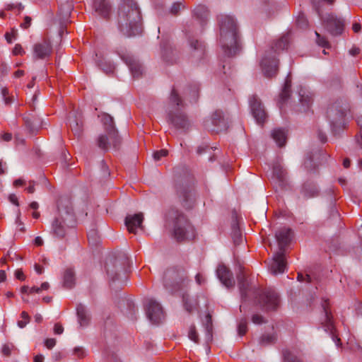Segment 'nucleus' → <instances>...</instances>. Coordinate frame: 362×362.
Returning a JSON list of instances; mask_svg holds the SVG:
<instances>
[{
	"mask_svg": "<svg viewBox=\"0 0 362 362\" xmlns=\"http://www.w3.org/2000/svg\"><path fill=\"white\" fill-rule=\"evenodd\" d=\"M117 25L119 31L127 37L141 33V10L135 0H121L117 11Z\"/></svg>",
	"mask_w": 362,
	"mask_h": 362,
	"instance_id": "f257e3e1",
	"label": "nucleus"
},
{
	"mask_svg": "<svg viewBox=\"0 0 362 362\" xmlns=\"http://www.w3.org/2000/svg\"><path fill=\"white\" fill-rule=\"evenodd\" d=\"M220 42L225 54L230 57L239 50L238 30L235 19L230 16H223L219 19Z\"/></svg>",
	"mask_w": 362,
	"mask_h": 362,
	"instance_id": "f03ea898",
	"label": "nucleus"
},
{
	"mask_svg": "<svg viewBox=\"0 0 362 362\" xmlns=\"http://www.w3.org/2000/svg\"><path fill=\"white\" fill-rule=\"evenodd\" d=\"M130 262L124 253L117 257H110L106 261V273L110 279V285L112 288H119L127 281V269Z\"/></svg>",
	"mask_w": 362,
	"mask_h": 362,
	"instance_id": "7ed1b4c3",
	"label": "nucleus"
},
{
	"mask_svg": "<svg viewBox=\"0 0 362 362\" xmlns=\"http://www.w3.org/2000/svg\"><path fill=\"white\" fill-rule=\"evenodd\" d=\"M167 219L172 228L173 236L177 241L192 240L195 237L193 226L181 211L175 209H170Z\"/></svg>",
	"mask_w": 362,
	"mask_h": 362,
	"instance_id": "20e7f679",
	"label": "nucleus"
},
{
	"mask_svg": "<svg viewBox=\"0 0 362 362\" xmlns=\"http://www.w3.org/2000/svg\"><path fill=\"white\" fill-rule=\"evenodd\" d=\"M288 38L284 35L277 41L274 42L269 50L267 51L262 57L260 65L265 76L272 77L278 71V61L276 56L281 51L287 48Z\"/></svg>",
	"mask_w": 362,
	"mask_h": 362,
	"instance_id": "39448f33",
	"label": "nucleus"
},
{
	"mask_svg": "<svg viewBox=\"0 0 362 362\" xmlns=\"http://www.w3.org/2000/svg\"><path fill=\"white\" fill-rule=\"evenodd\" d=\"M347 110L346 101L341 99L337 100L328 107L327 117L334 134L344 126V118Z\"/></svg>",
	"mask_w": 362,
	"mask_h": 362,
	"instance_id": "423d86ee",
	"label": "nucleus"
},
{
	"mask_svg": "<svg viewBox=\"0 0 362 362\" xmlns=\"http://www.w3.org/2000/svg\"><path fill=\"white\" fill-rule=\"evenodd\" d=\"M185 279V271L182 269L170 268L167 269L163 276L164 286L168 288L177 289L180 288Z\"/></svg>",
	"mask_w": 362,
	"mask_h": 362,
	"instance_id": "0eeeda50",
	"label": "nucleus"
},
{
	"mask_svg": "<svg viewBox=\"0 0 362 362\" xmlns=\"http://www.w3.org/2000/svg\"><path fill=\"white\" fill-rule=\"evenodd\" d=\"M259 305L266 310H275L280 303L279 294L272 288L261 292L257 299Z\"/></svg>",
	"mask_w": 362,
	"mask_h": 362,
	"instance_id": "6e6552de",
	"label": "nucleus"
},
{
	"mask_svg": "<svg viewBox=\"0 0 362 362\" xmlns=\"http://www.w3.org/2000/svg\"><path fill=\"white\" fill-rule=\"evenodd\" d=\"M145 310L147 317L153 324H159L165 319L162 306L152 298L146 300Z\"/></svg>",
	"mask_w": 362,
	"mask_h": 362,
	"instance_id": "1a4fd4ad",
	"label": "nucleus"
},
{
	"mask_svg": "<svg viewBox=\"0 0 362 362\" xmlns=\"http://www.w3.org/2000/svg\"><path fill=\"white\" fill-rule=\"evenodd\" d=\"M54 218H59L63 223H74V215L69 200L65 199L59 202L57 215Z\"/></svg>",
	"mask_w": 362,
	"mask_h": 362,
	"instance_id": "9d476101",
	"label": "nucleus"
},
{
	"mask_svg": "<svg viewBox=\"0 0 362 362\" xmlns=\"http://www.w3.org/2000/svg\"><path fill=\"white\" fill-rule=\"evenodd\" d=\"M33 51L35 59H44L49 57L52 52L51 42L47 39H42L33 45Z\"/></svg>",
	"mask_w": 362,
	"mask_h": 362,
	"instance_id": "9b49d317",
	"label": "nucleus"
},
{
	"mask_svg": "<svg viewBox=\"0 0 362 362\" xmlns=\"http://www.w3.org/2000/svg\"><path fill=\"white\" fill-rule=\"evenodd\" d=\"M252 114L258 124L264 123L267 119V113L260 100L253 95L250 99Z\"/></svg>",
	"mask_w": 362,
	"mask_h": 362,
	"instance_id": "f8f14e48",
	"label": "nucleus"
},
{
	"mask_svg": "<svg viewBox=\"0 0 362 362\" xmlns=\"http://www.w3.org/2000/svg\"><path fill=\"white\" fill-rule=\"evenodd\" d=\"M325 28L332 35H341L344 28V21L342 18H337L334 15H329L325 20Z\"/></svg>",
	"mask_w": 362,
	"mask_h": 362,
	"instance_id": "ddd939ff",
	"label": "nucleus"
},
{
	"mask_svg": "<svg viewBox=\"0 0 362 362\" xmlns=\"http://www.w3.org/2000/svg\"><path fill=\"white\" fill-rule=\"evenodd\" d=\"M286 269L284 251H278L274 254L269 265V271L274 275L283 274Z\"/></svg>",
	"mask_w": 362,
	"mask_h": 362,
	"instance_id": "4468645a",
	"label": "nucleus"
},
{
	"mask_svg": "<svg viewBox=\"0 0 362 362\" xmlns=\"http://www.w3.org/2000/svg\"><path fill=\"white\" fill-rule=\"evenodd\" d=\"M298 97L300 105L297 107V111L306 112L313 103V93L305 87H299Z\"/></svg>",
	"mask_w": 362,
	"mask_h": 362,
	"instance_id": "2eb2a0df",
	"label": "nucleus"
},
{
	"mask_svg": "<svg viewBox=\"0 0 362 362\" xmlns=\"http://www.w3.org/2000/svg\"><path fill=\"white\" fill-rule=\"evenodd\" d=\"M168 121L177 129H187L189 127V122L187 116L178 110L169 112Z\"/></svg>",
	"mask_w": 362,
	"mask_h": 362,
	"instance_id": "dca6fc26",
	"label": "nucleus"
},
{
	"mask_svg": "<svg viewBox=\"0 0 362 362\" xmlns=\"http://www.w3.org/2000/svg\"><path fill=\"white\" fill-rule=\"evenodd\" d=\"M101 121L105 126V132L109 134L112 139L114 146L116 147L117 144L121 142V139L115 128L112 117L107 114H103L101 116Z\"/></svg>",
	"mask_w": 362,
	"mask_h": 362,
	"instance_id": "f3484780",
	"label": "nucleus"
},
{
	"mask_svg": "<svg viewBox=\"0 0 362 362\" xmlns=\"http://www.w3.org/2000/svg\"><path fill=\"white\" fill-rule=\"evenodd\" d=\"M121 58L128 65L134 78H139L143 74L144 67L134 56L121 55Z\"/></svg>",
	"mask_w": 362,
	"mask_h": 362,
	"instance_id": "a211bd4d",
	"label": "nucleus"
},
{
	"mask_svg": "<svg viewBox=\"0 0 362 362\" xmlns=\"http://www.w3.org/2000/svg\"><path fill=\"white\" fill-rule=\"evenodd\" d=\"M276 239L279 245V251H285V247L288 245L293 237V233L290 228H282L276 232Z\"/></svg>",
	"mask_w": 362,
	"mask_h": 362,
	"instance_id": "6ab92c4d",
	"label": "nucleus"
},
{
	"mask_svg": "<svg viewBox=\"0 0 362 362\" xmlns=\"http://www.w3.org/2000/svg\"><path fill=\"white\" fill-rule=\"evenodd\" d=\"M23 119L26 129L30 134L37 132L42 126L40 117L34 113H25Z\"/></svg>",
	"mask_w": 362,
	"mask_h": 362,
	"instance_id": "aec40b11",
	"label": "nucleus"
},
{
	"mask_svg": "<svg viewBox=\"0 0 362 362\" xmlns=\"http://www.w3.org/2000/svg\"><path fill=\"white\" fill-rule=\"evenodd\" d=\"M216 274L221 283L227 288L235 286V280L233 274L224 265H219L216 269Z\"/></svg>",
	"mask_w": 362,
	"mask_h": 362,
	"instance_id": "412c9836",
	"label": "nucleus"
},
{
	"mask_svg": "<svg viewBox=\"0 0 362 362\" xmlns=\"http://www.w3.org/2000/svg\"><path fill=\"white\" fill-rule=\"evenodd\" d=\"M143 221L144 215L142 213L128 215L125 218V225L129 233H136V230L137 228L143 229Z\"/></svg>",
	"mask_w": 362,
	"mask_h": 362,
	"instance_id": "4be33fe9",
	"label": "nucleus"
},
{
	"mask_svg": "<svg viewBox=\"0 0 362 362\" xmlns=\"http://www.w3.org/2000/svg\"><path fill=\"white\" fill-rule=\"evenodd\" d=\"M272 180L280 188H284L287 185L286 172L279 164H276L273 168Z\"/></svg>",
	"mask_w": 362,
	"mask_h": 362,
	"instance_id": "5701e85b",
	"label": "nucleus"
},
{
	"mask_svg": "<svg viewBox=\"0 0 362 362\" xmlns=\"http://www.w3.org/2000/svg\"><path fill=\"white\" fill-rule=\"evenodd\" d=\"M74 223H66L59 218H54L52 223V232L59 238L65 237L67 229Z\"/></svg>",
	"mask_w": 362,
	"mask_h": 362,
	"instance_id": "b1692460",
	"label": "nucleus"
},
{
	"mask_svg": "<svg viewBox=\"0 0 362 362\" xmlns=\"http://www.w3.org/2000/svg\"><path fill=\"white\" fill-rule=\"evenodd\" d=\"M237 279L238 286L240 291L242 298L247 297V291L249 288V282L247 281V274L245 268L242 266L239 267V270L237 274Z\"/></svg>",
	"mask_w": 362,
	"mask_h": 362,
	"instance_id": "393cba45",
	"label": "nucleus"
},
{
	"mask_svg": "<svg viewBox=\"0 0 362 362\" xmlns=\"http://www.w3.org/2000/svg\"><path fill=\"white\" fill-rule=\"evenodd\" d=\"M177 194L179 197L180 201L184 206H189L188 202H191L193 199V189L192 187L183 185L177 187Z\"/></svg>",
	"mask_w": 362,
	"mask_h": 362,
	"instance_id": "a878e982",
	"label": "nucleus"
},
{
	"mask_svg": "<svg viewBox=\"0 0 362 362\" xmlns=\"http://www.w3.org/2000/svg\"><path fill=\"white\" fill-rule=\"evenodd\" d=\"M93 8L95 11L103 18L109 17L112 9L107 0H94Z\"/></svg>",
	"mask_w": 362,
	"mask_h": 362,
	"instance_id": "bb28decb",
	"label": "nucleus"
},
{
	"mask_svg": "<svg viewBox=\"0 0 362 362\" xmlns=\"http://www.w3.org/2000/svg\"><path fill=\"white\" fill-rule=\"evenodd\" d=\"M322 310H323V315H324V319L322 320V324L324 325V327H325L326 331L330 332L332 334H333L334 330V325L332 322V316L331 314V312L328 308V304L327 303V300H325L322 305Z\"/></svg>",
	"mask_w": 362,
	"mask_h": 362,
	"instance_id": "cd10ccee",
	"label": "nucleus"
},
{
	"mask_svg": "<svg viewBox=\"0 0 362 362\" xmlns=\"http://www.w3.org/2000/svg\"><path fill=\"white\" fill-rule=\"evenodd\" d=\"M211 122L216 127V129H213L214 131L219 132L227 128V124L223 116V112L220 110H216L212 115Z\"/></svg>",
	"mask_w": 362,
	"mask_h": 362,
	"instance_id": "c85d7f7f",
	"label": "nucleus"
},
{
	"mask_svg": "<svg viewBox=\"0 0 362 362\" xmlns=\"http://www.w3.org/2000/svg\"><path fill=\"white\" fill-rule=\"evenodd\" d=\"M120 142L117 144L116 147L114 146L112 139L110 136L109 134L105 132V134H100L97 139V145L103 151H107L111 146L114 148H117Z\"/></svg>",
	"mask_w": 362,
	"mask_h": 362,
	"instance_id": "c756f323",
	"label": "nucleus"
},
{
	"mask_svg": "<svg viewBox=\"0 0 362 362\" xmlns=\"http://www.w3.org/2000/svg\"><path fill=\"white\" fill-rule=\"evenodd\" d=\"M189 47L193 57L201 59L204 55V47L202 43L197 40H191Z\"/></svg>",
	"mask_w": 362,
	"mask_h": 362,
	"instance_id": "7c9ffc66",
	"label": "nucleus"
},
{
	"mask_svg": "<svg viewBox=\"0 0 362 362\" xmlns=\"http://www.w3.org/2000/svg\"><path fill=\"white\" fill-rule=\"evenodd\" d=\"M272 137L279 147H282L286 142L287 132L284 129L276 128L272 131Z\"/></svg>",
	"mask_w": 362,
	"mask_h": 362,
	"instance_id": "2f4dec72",
	"label": "nucleus"
},
{
	"mask_svg": "<svg viewBox=\"0 0 362 362\" xmlns=\"http://www.w3.org/2000/svg\"><path fill=\"white\" fill-rule=\"evenodd\" d=\"M76 313L78 323L81 327H85L88 325L90 317L84 305L79 304L76 307Z\"/></svg>",
	"mask_w": 362,
	"mask_h": 362,
	"instance_id": "473e14b6",
	"label": "nucleus"
},
{
	"mask_svg": "<svg viewBox=\"0 0 362 362\" xmlns=\"http://www.w3.org/2000/svg\"><path fill=\"white\" fill-rule=\"evenodd\" d=\"M231 236L235 245H239L243 242V237L239 228L237 218L233 219L232 222Z\"/></svg>",
	"mask_w": 362,
	"mask_h": 362,
	"instance_id": "72a5a7b5",
	"label": "nucleus"
},
{
	"mask_svg": "<svg viewBox=\"0 0 362 362\" xmlns=\"http://www.w3.org/2000/svg\"><path fill=\"white\" fill-rule=\"evenodd\" d=\"M182 304L185 311L191 314L194 312L197 305V300L189 294H184L182 296Z\"/></svg>",
	"mask_w": 362,
	"mask_h": 362,
	"instance_id": "f704fd0d",
	"label": "nucleus"
},
{
	"mask_svg": "<svg viewBox=\"0 0 362 362\" xmlns=\"http://www.w3.org/2000/svg\"><path fill=\"white\" fill-rule=\"evenodd\" d=\"M317 187L313 183H305L301 189V194L305 198H312L318 195Z\"/></svg>",
	"mask_w": 362,
	"mask_h": 362,
	"instance_id": "c9c22d12",
	"label": "nucleus"
},
{
	"mask_svg": "<svg viewBox=\"0 0 362 362\" xmlns=\"http://www.w3.org/2000/svg\"><path fill=\"white\" fill-rule=\"evenodd\" d=\"M75 285V273L71 268L65 270L64 274V286L71 288Z\"/></svg>",
	"mask_w": 362,
	"mask_h": 362,
	"instance_id": "e433bc0d",
	"label": "nucleus"
},
{
	"mask_svg": "<svg viewBox=\"0 0 362 362\" xmlns=\"http://www.w3.org/2000/svg\"><path fill=\"white\" fill-rule=\"evenodd\" d=\"M276 336L274 334H263L259 339V344L262 346H267L275 343Z\"/></svg>",
	"mask_w": 362,
	"mask_h": 362,
	"instance_id": "4c0bfd02",
	"label": "nucleus"
},
{
	"mask_svg": "<svg viewBox=\"0 0 362 362\" xmlns=\"http://www.w3.org/2000/svg\"><path fill=\"white\" fill-rule=\"evenodd\" d=\"M69 124L71 130L74 132L75 135H77L79 136L82 132V122L77 121L76 119H69Z\"/></svg>",
	"mask_w": 362,
	"mask_h": 362,
	"instance_id": "58836bf2",
	"label": "nucleus"
},
{
	"mask_svg": "<svg viewBox=\"0 0 362 362\" xmlns=\"http://www.w3.org/2000/svg\"><path fill=\"white\" fill-rule=\"evenodd\" d=\"M291 81L290 79L286 78L284 88L281 93L280 98L281 100L284 102L286 101L290 96V92H291Z\"/></svg>",
	"mask_w": 362,
	"mask_h": 362,
	"instance_id": "ea45409f",
	"label": "nucleus"
},
{
	"mask_svg": "<svg viewBox=\"0 0 362 362\" xmlns=\"http://www.w3.org/2000/svg\"><path fill=\"white\" fill-rule=\"evenodd\" d=\"M170 104L173 106H182V100L175 89H173L170 96Z\"/></svg>",
	"mask_w": 362,
	"mask_h": 362,
	"instance_id": "a19ab883",
	"label": "nucleus"
},
{
	"mask_svg": "<svg viewBox=\"0 0 362 362\" xmlns=\"http://www.w3.org/2000/svg\"><path fill=\"white\" fill-rule=\"evenodd\" d=\"M1 94L3 98L4 103L6 105H11L13 102V97L9 95L7 87L0 88Z\"/></svg>",
	"mask_w": 362,
	"mask_h": 362,
	"instance_id": "79ce46f5",
	"label": "nucleus"
},
{
	"mask_svg": "<svg viewBox=\"0 0 362 362\" xmlns=\"http://www.w3.org/2000/svg\"><path fill=\"white\" fill-rule=\"evenodd\" d=\"M98 66L106 74L113 73L115 66L111 62H98Z\"/></svg>",
	"mask_w": 362,
	"mask_h": 362,
	"instance_id": "37998d69",
	"label": "nucleus"
},
{
	"mask_svg": "<svg viewBox=\"0 0 362 362\" xmlns=\"http://www.w3.org/2000/svg\"><path fill=\"white\" fill-rule=\"evenodd\" d=\"M22 320L18 322V326L20 328H24L30 320V317L25 311H23L21 315Z\"/></svg>",
	"mask_w": 362,
	"mask_h": 362,
	"instance_id": "c03bdc74",
	"label": "nucleus"
},
{
	"mask_svg": "<svg viewBox=\"0 0 362 362\" xmlns=\"http://www.w3.org/2000/svg\"><path fill=\"white\" fill-rule=\"evenodd\" d=\"M284 362H303L298 356L288 351L284 352Z\"/></svg>",
	"mask_w": 362,
	"mask_h": 362,
	"instance_id": "a18cd8bd",
	"label": "nucleus"
},
{
	"mask_svg": "<svg viewBox=\"0 0 362 362\" xmlns=\"http://www.w3.org/2000/svg\"><path fill=\"white\" fill-rule=\"evenodd\" d=\"M297 25L301 28H305L308 27V21L303 13L300 12L296 19Z\"/></svg>",
	"mask_w": 362,
	"mask_h": 362,
	"instance_id": "49530a36",
	"label": "nucleus"
},
{
	"mask_svg": "<svg viewBox=\"0 0 362 362\" xmlns=\"http://www.w3.org/2000/svg\"><path fill=\"white\" fill-rule=\"evenodd\" d=\"M247 330V322L245 319H242L238 322V332L240 336H243Z\"/></svg>",
	"mask_w": 362,
	"mask_h": 362,
	"instance_id": "de8ad7c7",
	"label": "nucleus"
},
{
	"mask_svg": "<svg viewBox=\"0 0 362 362\" xmlns=\"http://www.w3.org/2000/svg\"><path fill=\"white\" fill-rule=\"evenodd\" d=\"M188 337L195 343H197L199 341V336L194 325H192L189 327Z\"/></svg>",
	"mask_w": 362,
	"mask_h": 362,
	"instance_id": "09e8293b",
	"label": "nucleus"
},
{
	"mask_svg": "<svg viewBox=\"0 0 362 362\" xmlns=\"http://www.w3.org/2000/svg\"><path fill=\"white\" fill-rule=\"evenodd\" d=\"M205 327H206V330L208 333L209 338H211L212 320H211V315L210 314H207L206 316Z\"/></svg>",
	"mask_w": 362,
	"mask_h": 362,
	"instance_id": "8fccbe9b",
	"label": "nucleus"
},
{
	"mask_svg": "<svg viewBox=\"0 0 362 362\" xmlns=\"http://www.w3.org/2000/svg\"><path fill=\"white\" fill-rule=\"evenodd\" d=\"M315 35L317 37L316 42L318 45L323 47H329V42L324 37L320 36V35L317 32H315Z\"/></svg>",
	"mask_w": 362,
	"mask_h": 362,
	"instance_id": "3c124183",
	"label": "nucleus"
},
{
	"mask_svg": "<svg viewBox=\"0 0 362 362\" xmlns=\"http://www.w3.org/2000/svg\"><path fill=\"white\" fill-rule=\"evenodd\" d=\"M252 322L255 325H261L265 323L267 320L264 318L263 316L255 314L252 316Z\"/></svg>",
	"mask_w": 362,
	"mask_h": 362,
	"instance_id": "603ef678",
	"label": "nucleus"
},
{
	"mask_svg": "<svg viewBox=\"0 0 362 362\" xmlns=\"http://www.w3.org/2000/svg\"><path fill=\"white\" fill-rule=\"evenodd\" d=\"M168 151L165 149H161L160 151L154 152L153 156L155 160L158 161L160 160L162 157H165L168 155Z\"/></svg>",
	"mask_w": 362,
	"mask_h": 362,
	"instance_id": "864d4df0",
	"label": "nucleus"
},
{
	"mask_svg": "<svg viewBox=\"0 0 362 362\" xmlns=\"http://www.w3.org/2000/svg\"><path fill=\"white\" fill-rule=\"evenodd\" d=\"M16 36L17 31L15 29H12L11 33H6L5 34L6 40L8 43H11L13 40L16 38Z\"/></svg>",
	"mask_w": 362,
	"mask_h": 362,
	"instance_id": "5fc2aeb1",
	"label": "nucleus"
},
{
	"mask_svg": "<svg viewBox=\"0 0 362 362\" xmlns=\"http://www.w3.org/2000/svg\"><path fill=\"white\" fill-rule=\"evenodd\" d=\"M182 5L181 3L177 2L173 4V5L170 8V13L173 15H177L180 12V9L182 8Z\"/></svg>",
	"mask_w": 362,
	"mask_h": 362,
	"instance_id": "6e6d98bb",
	"label": "nucleus"
},
{
	"mask_svg": "<svg viewBox=\"0 0 362 362\" xmlns=\"http://www.w3.org/2000/svg\"><path fill=\"white\" fill-rule=\"evenodd\" d=\"M100 165H101V170L103 172V177L104 178L109 177L110 174V171H109V168H108V166L107 165V164L104 162V160L101 161Z\"/></svg>",
	"mask_w": 362,
	"mask_h": 362,
	"instance_id": "4d7b16f0",
	"label": "nucleus"
},
{
	"mask_svg": "<svg viewBox=\"0 0 362 362\" xmlns=\"http://www.w3.org/2000/svg\"><path fill=\"white\" fill-rule=\"evenodd\" d=\"M14 347L13 345L4 344L2 347V353L6 356H9L11 353L12 349Z\"/></svg>",
	"mask_w": 362,
	"mask_h": 362,
	"instance_id": "13d9d810",
	"label": "nucleus"
},
{
	"mask_svg": "<svg viewBox=\"0 0 362 362\" xmlns=\"http://www.w3.org/2000/svg\"><path fill=\"white\" fill-rule=\"evenodd\" d=\"M8 71H9V68H8V66L7 65V64L2 62L1 63V66H0V73L2 75V76L7 75V74L8 73Z\"/></svg>",
	"mask_w": 362,
	"mask_h": 362,
	"instance_id": "bf43d9fd",
	"label": "nucleus"
},
{
	"mask_svg": "<svg viewBox=\"0 0 362 362\" xmlns=\"http://www.w3.org/2000/svg\"><path fill=\"white\" fill-rule=\"evenodd\" d=\"M56 344V340L54 339H47L45 341V345L49 349H52Z\"/></svg>",
	"mask_w": 362,
	"mask_h": 362,
	"instance_id": "052dcab7",
	"label": "nucleus"
},
{
	"mask_svg": "<svg viewBox=\"0 0 362 362\" xmlns=\"http://www.w3.org/2000/svg\"><path fill=\"white\" fill-rule=\"evenodd\" d=\"M74 354L78 356V358H82L85 355V351L83 348L81 347H76L74 349Z\"/></svg>",
	"mask_w": 362,
	"mask_h": 362,
	"instance_id": "680f3d73",
	"label": "nucleus"
},
{
	"mask_svg": "<svg viewBox=\"0 0 362 362\" xmlns=\"http://www.w3.org/2000/svg\"><path fill=\"white\" fill-rule=\"evenodd\" d=\"M15 276L17 279L21 281H24L25 279V276L24 275L22 269H17L15 272Z\"/></svg>",
	"mask_w": 362,
	"mask_h": 362,
	"instance_id": "e2e57ef3",
	"label": "nucleus"
},
{
	"mask_svg": "<svg viewBox=\"0 0 362 362\" xmlns=\"http://www.w3.org/2000/svg\"><path fill=\"white\" fill-rule=\"evenodd\" d=\"M32 19L29 16H25L24 18V22L21 24V27L26 29L30 27L31 24Z\"/></svg>",
	"mask_w": 362,
	"mask_h": 362,
	"instance_id": "0e129e2a",
	"label": "nucleus"
},
{
	"mask_svg": "<svg viewBox=\"0 0 362 362\" xmlns=\"http://www.w3.org/2000/svg\"><path fill=\"white\" fill-rule=\"evenodd\" d=\"M64 331V328L62 325L57 323L54 325V332L56 334H61Z\"/></svg>",
	"mask_w": 362,
	"mask_h": 362,
	"instance_id": "69168bd1",
	"label": "nucleus"
},
{
	"mask_svg": "<svg viewBox=\"0 0 362 362\" xmlns=\"http://www.w3.org/2000/svg\"><path fill=\"white\" fill-rule=\"evenodd\" d=\"M23 52H24L23 50L22 47L20 45H16V46L13 50V54H15V55L22 54Z\"/></svg>",
	"mask_w": 362,
	"mask_h": 362,
	"instance_id": "338daca9",
	"label": "nucleus"
},
{
	"mask_svg": "<svg viewBox=\"0 0 362 362\" xmlns=\"http://www.w3.org/2000/svg\"><path fill=\"white\" fill-rule=\"evenodd\" d=\"M8 199L13 204H15L16 206L19 205L18 197H16V194H10L9 197H8Z\"/></svg>",
	"mask_w": 362,
	"mask_h": 362,
	"instance_id": "774afa93",
	"label": "nucleus"
}]
</instances>
